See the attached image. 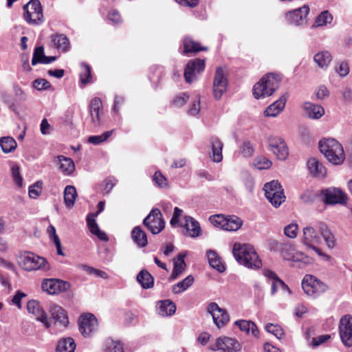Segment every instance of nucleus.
<instances>
[{
    "label": "nucleus",
    "instance_id": "obj_1",
    "mask_svg": "<svg viewBox=\"0 0 352 352\" xmlns=\"http://www.w3.org/2000/svg\"><path fill=\"white\" fill-rule=\"evenodd\" d=\"M322 239L329 248L331 249L334 247V237L325 223L320 221L303 228L301 243L308 248L314 250L319 256L329 260L330 257L318 247L321 243Z\"/></svg>",
    "mask_w": 352,
    "mask_h": 352
},
{
    "label": "nucleus",
    "instance_id": "obj_2",
    "mask_svg": "<svg viewBox=\"0 0 352 352\" xmlns=\"http://www.w3.org/2000/svg\"><path fill=\"white\" fill-rule=\"evenodd\" d=\"M232 254L240 265L248 268L256 270L262 266L261 260L250 244L235 243L233 245Z\"/></svg>",
    "mask_w": 352,
    "mask_h": 352
},
{
    "label": "nucleus",
    "instance_id": "obj_3",
    "mask_svg": "<svg viewBox=\"0 0 352 352\" xmlns=\"http://www.w3.org/2000/svg\"><path fill=\"white\" fill-rule=\"evenodd\" d=\"M320 151L333 165L342 164L345 160V153L342 144L333 138L322 139L319 142Z\"/></svg>",
    "mask_w": 352,
    "mask_h": 352
},
{
    "label": "nucleus",
    "instance_id": "obj_4",
    "mask_svg": "<svg viewBox=\"0 0 352 352\" xmlns=\"http://www.w3.org/2000/svg\"><path fill=\"white\" fill-rule=\"evenodd\" d=\"M281 77L279 74L269 73L263 76L252 89L255 98L260 99L272 96L279 87Z\"/></svg>",
    "mask_w": 352,
    "mask_h": 352
},
{
    "label": "nucleus",
    "instance_id": "obj_5",
    "mask_svg": "<svg viewBox=\"0 0 352 352\" xmlns=\"http://www.w3.org/2000/svg\"><path fill=\"white\" fill-rule=\"evenodd\" d=\"M18 262L23 269L28 272L47 271L50 269V265L45 258L32 252L21 254L19 257Z\"/></svg>",
    "mask_w": 352,
    "mask_h": 352
},
{
    "label": "nucleus",
    "instance_id": "obj_6",
    "mask_svg": "<svg viewBox=\"0 0 352 352\" xmlns=\"http://www.w3.org/2000/svg\"><path fill=\"white\" fill-rule=\"evenodd\" d=\"M23 9L24 19L28 24L40 25L44 22L43 8L38 0H30Z\"/></svg>",
    "mask_w": 352,
    "mask_h": 352
},
{
    "label": "nucleus",
    "instance_id": "obj_7",
    "mask_svg": "<svg viewBox=\"0 0 352 352\" xmlns=\"http://www.w3.org/2000/svg\"><path fill=\"white\" fill-rule=\"evenodd\" d=\"M304 292L309 296L316 298L325 292L328 287L316 276L306 274L301 283Z\"/></svg>",
    "mask_w": 352,
    "mask_h": 352
},
{
    "label": "nucleus",
    "instance_id": "obj_8",
    "mask_svg": "<svg viewBox=\"0 0 352 352\" xmlns=\"http://www.w3.org/2000/svg\"><path fill=\"white\" fill-rule=\"evenodd\" d=\"M263 190L267 200L275 208H278L285 201V196L280 184L278 181L273 180L266 183Z\"/></svg>",
    "mask_w": 352,
    "mask_h": 352
},
{
    "label": "nucleus",
    "instance_id": "obj_9",
    "mask_svg": "<svg viewBox=\"0 0 352 352\" xmlns=\"http://www.w3.org/2000/svg\"><path fill=\"white\" fill-rule=\"evenodd\" d=\"M143 224L152 234H159L165 226L161 211L158 208L152 209L144 219Z\"/></svg>",
    "mask_w": 352,
    "mask_h": 352
},
{
    "label": "nucleus",
    "instance_id": "obj_10",
    "mask_svg": "<svg viewBox=\"0 0 352 352\" xmlns=\"http://www.w3.org/2000/svg\"><path fill=\"white\" fill-rule=\"evenodd\" d=\"M205 69V60L204 59L195 58L190 60L184 69V78L187 83H192L197 80L198 76Z\"/></svg>",
    "mask_w": 352,
    "mask_h": 352
},
{
    "label": "nucleus",
    "instance_id": "obj_11",
    "mask_svg": "<svg viewBox=\"0 0 352 352\" xmlns=\"http://www.w3.org/2000/svg\"><path fill=\"white\" fill-rule=\"evenodd\" d=\"M210 349L214 351L238 352L241 351V346L236 339L229 337H220L210 344Z\"/></svg>",
    "mask_w": 352,
    "mask_h": 352
},
{
    "label": "nucleus",
    "instance_id": "obj_12",
    "mask_svg": "<svg viewBox=\"0 0 352 352\" xmlns=\"http://www.w3.org/2000/svg\"><path fill=\"white\" fill-rule=\"evenodd\" d=\"M98 320L92 314H85L78 320L79 331L84 337H89L98 329Z\"/></svg>",
    "mask_w": 352,
    "mask_h": 352
},
{
    "label": "nucleus",
    "instance_id": "obj_13",
    "mask_svg": "<svg viewBox=\"0 0 352 352\" xmlns=\"http://www.w3.org/2000/svg\"><path fill=\"white\" fill-rule=\"evenodd\" d=\"M339 334L342 342L347 347L352 346V316H343L339 322Z\"/></svg>",
    "mask_w": 352,
    "mask_h": 352
},
{
    "label": "nucleus",
    "instance_id": "obj_14",
    "mask_svg": "<svg viewBox=\"0 0 352 352\" xmlns=\"http://www.w3.org/2000/svg\"><path fill=\"white\" fill-rule=\"evenodd\" d=\"M104 201H101L98 204V211L96 213H90L87 217V223L89 228L90 232L96 236L100 240L103 241H107L109 238L106 233L99 228L98 225L97 224L95 217L102 212L104 208Z\"/></svg>",
    "mask_w": 352,
    "mask_h": 352
},
{
    "label": "nucleus",
    "instance_id": "obj_15",
    "mask_svg": "<svg viewBox=\"0 0 352 352\" xmlns=\"http://www.w3.org/2000/svg\"><path fill=\"white\" fill-rule=\"evenodd\" d=\"M268 149L280 160H285L289 155L288 147L280 137L272 136L268 139Z\"/></svg>",
    "mask_w": 352,
    "mask_h": 352
},
{
    "label": "nucleus",
    "instance_id": "obj_16",
    "mask_svg": "<svg viewBox=\"0 0 352 352\" xmlns=\"http://www.w3.org/2000/svg\"><path fill=\"white\" fill-rule=\"evenodd\" d=\"M228 87V78L225 70L217 67L213 80V94L216 99L221 98Z\"/></svg>",
    "mask_w": 352,
    "mask_h": 352
},
{
    "label": "nucleus",
    "instance_id": "obj_17",
    "mask_svg": "<svg viewBox=\"0 0 352 352\" xmlns=\"http://www.w3.org/2000/svg\"><path fill=\"white\" fill-rule=\"evenodd\" d=\"M41 287L44 292L54 295L67 291L69 283L60 279L49 278L43 280Z\"/></svg>",
    "mask_w": 352,
    "mask_h": 352
},
{
    "label": "nucleus",
    "instance_id": "obj_18",
    "mask_svg": "<svg viewBox=\"0 0 352 352\" xmlns=\"http://www.w3.org/2000/svg\"><path fill=\"white\" fill-rule=\"evenodd\" d=\"M208 311L211 314L213 322L218 328L225 327L230 320L227 311L220 308L216 302H210L208 305Z\"/></svg>",
    "mask_w": 352,
    "mask_h": 352
},
{
    "label": "nucleus",
    "instance_id": "obj_19",
    "mask_svg": "<svg viewBox=\"0 0 352 352\" xmlns=\"http://www.w3.org/2000/svg\"><path fill=\"white\" fill-rule=\"evenodd\" d=\"M309 12V6L305 5L301 8L287 12L285 14V20L289 24L302 25Z\"/></svg>",
    "mask_w": 352,
    "mask_h": 352
},
{
    "label": "nucleus",
    "instance_id": "obj_20",
    "mask_svg": "<svg viewBox=\"0 0 352 352\" xmlns=\"http://www.w3.org/2000/svg\"><path fill=\"white\" fill-rule=\"evenodd\" d=\"M89 112L94 126L100 125L103 114L102 102L100 98L96 97L91 100L89 104Z\"/></svg>",
    "mask_w": 352,
    "mask_h": 352
},
{
    "label": "nucleus",
    "instance_id": "obj_21",
    "mask_svg": "<svg viewBox=\"0 0 352 352\" xmlns=\"http://www.w3.org/2000/svg\"><path fill=\"white\" fill-rule=\"evenodd\" d=\"M51 318L54 320V325L64 329L69 324L68 318L65 311L59 305L52 304L50 307Z\"/></svg>",
    "mask_w": 352,
    "mask_h": 352
},
{
    "label": "nucleus",
    "instance_id": "obj_22",
    "mask_svg": "<svg viewBox=\"0 0 352 352\" xmlns=\"http://www.w3.org/2000/svg\"><path fill=\"white\" fill-rule=\"evenodd\" d=\"M27 309L30 314H33L36 320L41 322L46 328L50 327V322L47 320V314L44 309L40 306L37 300H32L27 303Z\"/></svg>",
    "mask_w": 352,
    "mask_h": 352
},
{
    "label": "nucleus",
    "instance_id": "obj_23",
    "mask_svg": "<svg viewBox=\"0 0 352 352\" xmlns=\"http://www.w3.org/2000/svg\"><path fill=\"white\" fill-rule=\"evenodd\" d=\"M324 201L327 204L346 203V195L339 188H329L323 191Z\"/></svg>",
    "mask_w": 352,
    "mask_h": 352
},
{
    "label": "nucleus",
    "instance_id": "obj_24",
    "mask_svg": "<svg viewBox=\"0 0 352 352\" xmlns=\"http://www.w3.org/2000/svg\"><path fill=\"white\" fill-rule=\"evenodd\" d=\"M305 114L310 119L318 120L324 114V109L319 104L305 102L302 104Z\"/></svg>",
    "mask_w": 352,
    "mask_h": 352
},
{
    "label": "nucleus",
    "instance_id": "obj_25",
    "mask_svg": "<svg viewBox=\"0 0 352 352\" xmlns=\"http://www.w3.org/2000/svg\"><path fill=\"white\" fill-rule=\"evenodd\" d=\"M287 100L286 94L282 95L278 100L268 106L264 111L267 117L277 116L285 108Z\"/></svg>",
    "mask_w": 352,
    "mask_h": 352
},
{
    "label": "nucleus",
    "instance_id": "obj_26",
    "mask_svg": "<svg viewBox=\"0 0 352 352\" xmlns=\"http://www.w3.org/2000/svg\"><path fill=\"white\" fill-rule=\"evenodd\" d=\"M58 168L65 175H70L75 170L73 160L63 155H58L54 160Z\"/></svg>",
    "mask_w": 352,
    "mask_h": 352
},
{
    "label": "nucleus",
    "instance_id": "obj_27",
    "mask_svg": "<svg viewBox=\"0 0 352 352\" xmlns=\"http://www.w3.org/2000/svg\"><path fill=\"white\" fill-rule=\"evenodd\" d=\"M51 41L53 46L62 52H66L70 47L69 38L62 34H56L51 36Z\"/></svg>",
    "mask_w": 352,
    "mask_h": 352
},
{
    "label": "nucleus",
    "instance_id": "obj_28",
    "mask_svg": "<svg viewBox=\"0 0 352 352\" xmlns=\"http://www.w3.org/2000/svg\"><path fill=\"white\" fill-rule=\"evenodd\" d=\"M184 219V226L188 232V235L192 238L199 236L201 232L199 222L190 216H185Z\"/></svg>",
    "mask_w": 352,
    "mask_h": 352
},
{
    "label": "nucleus",
    "instance_id": "obj_29",
    "mask_svg": "<svg viewBox=\"0 0 352 352\" xmlns=\"http://www.w3.org/2000/svg\"><path fill=\"white\" fill-rule=\"evenodd\" d=\"M274 249L280 253L284 260L289 261L295 252V248L292 243L274 242Z\"/></svg>",
    "mask_w": 352,
    "mask_h": 352
},
{
    "label": "nucleus",
    "instance_id": "obj_30",
    "mask_svg": "<svg viewBox=\"0 0 352 352\" xmlns=\"http://www.w3.org/2000/svg\"><path fill=\"white\" fill-rule=\"evenodd\" d=\"M157 309L159 315L162 316H170L175 313L176 305L170 300H164L158 302Z\"/></svg>",
    "mask_w": 352,
    "mask_h": 352
},
{
    "label": "nucleus",
    "instance_id": "obj_31",
    "mask_svg": "<svg viewBox=\"0 0 352 352\" xmlns=\"http://www.w3.org/2000/svg\"><path fill=\"white\" fill-rule=\"evenodd\" d=\"M208 263L211 267L217 270L219 272H223L226 270V266L221 261V258L218 255L217 252L209 250L206 253Z\"/></svg>",
    "mask_w": 352,
    "mask_h": 352
},
{
    "label": "nucleus",
    "instance_id": "obj_32",
    "mask_svg": "<svg viewBox=\"0 0 352 352\" xmlns=\"http://www.w3.org/2000/svg\"><path fill=\"white\" fill-rule=\"evenodd\" d=\"M185 257V254L180 253L178 254L177 257L173 260L174 267L170 277V280L176 279L185 270L186 266L184 261Z\"/></svg>",
    "mask_w": 352,
    "mask_h": 352
},
{
    "label": "nucleus",
    "instance_id": "obj_33",
    "mask_svg": "<svg viewBox=\"0 0 352 352\" xmlns=\"http://www.w3.org/2000/svg\"><path fill=\"white\" fill-rule=\"evenodd\" d=\"M234 324L239 327L241 331L245 332L246 334L251 333L254 337H258L259 331L255 323L252 321L241 320L236 321Z\"/></svg>",
    "mask_w": 352,
    "mask_h": 352
},
{
    "label": "nucleus",
    "instance_id": "obj_34",
    "mask_svg": "<svg viewBox=\"0 0 352 352\" xmlns=\"http://www.w3.org/2000/svg\"><path fill=\"white\" fill-rule=\"evenodd\" d=\"M314 60L320 68L326 69L332 60V56L328 51H321L314 55Z\"/></svg>",
    "mask_w": 352,
    "mask_h": 352
},
{
    "label": "nucleus",
    "instance_id": "obj_35",
    "mask_svg": "<svg viewBox=\"0 0 352 352\" xmlns=\"http://www.w3.org/2000/svg\"><path fill=\"white\" fill-rule=\"evenodd\" d=\"M212 151V160L214 162H220L222 161V148L223 143L217 138H212L210 141Z\"/></svg>",
    "mask_w": 352,
    "mask_h": 352
},
{
    "label": "nucleus",
    "instance_id": "obj_36",
    "mask_svg": "<svg viewBox=\"0 0 352 352\" xmlns=\"http://www.w3.org/2000/svg\"><path fill=\"white\" fill-rule=\"evenodd\" d=\"M131 238L139 247L143 248L147 245L146 234L140 226L133 228L131 232Z\"/></svg>",
    "mask_w": 352,
    "mask_h": 352
},
{
    "label": "nucleus",
    "instance_id": "obj_37",
    "mask_svg": "<svg viewBox=\"0 0 352 352\" xmlns=\"http://www.w3.org/2000/svg\"><path fill=\"white\" fill-rule=\"evenodd\" d=\"M137 281L144 289L153 287L154 279L151 274L146 270H141L137 275Z\"/></svg>",
    "mask_w": 352,
    "mask_h": 352
},
{
    "label": "nucleus",
    "instance_id": "obj_38",
    "mask_svg": "<svg viewBox=\"0 0 352 352\" xmlns=\"http://www.w3.org/2000/svg\"><path fill=\"white\" fill-rule=\"evenodd\" d=\"M307 166L309 172L314 176H324L325 174L324 167L315 158H311L307 162Z\"/></svg>",
    "mask_w": 352,
    "mask_h": 352
},
{
    "label": "nucleus",
    "instance_id": "obj_39",
    "mask_svg": "<svg viewBox=\"0 0 352 352\" xmlns=\"http://www.w3.org/2000/svg\"><path fill=\"white\" fill-rule=\"evenodd\" d=\"M76 343L72 338H63L58 342L56 352H74Z\"/></svg>",
    "mask_w": 352,
    "mask_h": 352
},
{
    "label": "nucleus",
    "instance_id": "obj_40",
    "mask_svg": "<svg viewBox=\"0 0 352 352\" xmlns=\"http://www.w3.org/2000/svg\"><path fill=\"white\" fill-rule=\"evenodd\" d=\"M194 280V277L192 275H188L183 280L174 285L172 292L175 294H180L189 288L193 284Z\"/></svg>",
    "mask_w": 352,
    "mask_h": 352
},
{
    "label": "nucleus",
    "instance_id": "obj_41",
    "mask_svg": "<svg viewBox=\"0 0 352 352\" xmlns=\"http://www.w3.org/2000/svg\"><path fill=\"white\" fill-rule=\"evenodd\" d=\"M183 54H188L190 52H198L199 51L206 50L205 47H200L198 43H196L189 37H186L183 40Z\"/></svg>",
    "mask_w": 352,
    "mask_h": 352
},
{
    "label": "nucleus",
    "instance_id": "obj_42",
    "mask_svg": "<svg viewBox=\"0 0 352 352\" xmlns=\"http://www.w3.org/2000/svg\"><path fill=\"white\" fill-rule=\"evenodd\" d=\"M332 21L333 16L327 10L323 11L317 16L312 28L326 26L331 23Z\"/></svg>",
    "mask_w": 352,
    "mask_h": 352
},
{
    "label": "nucleus",
    "instance_id": "obj_43",
    "mask_svg": "<svg viewBox=\"0 0 352 352\" xmlns=\"http://www.w3.org/2000/svg\"><path fill=\"white\" fill-rule=\"evenodd\" d=\"M223 230L226 231H236L242 226V221L236 216H229L226 218Z\"/></svg>",
    "mask_w": 352,
    "mask_h": 352
},
{
    "label": "nucleus",
    "instance_id": "obj_44",
    "mask_svg": "<svg viewBox=\"0 0 352 352\" xmlns=\"http://www.w3.org/2000/svg\"><path fill=\"white\" fill-rule=\"evenodd\" d=\"M16 142L12 137L6 136L0 138V146L5 153L12 152L16 149Z\"/></svg>",
    "mask_w": 352,
    "mask_h": 352
},
{
    "label": "nucleus",
    "instance_id": "obj_45",
    "mask_svg": "<svg viewBox=\"0 0 352 352\" xmlns=\"http://www.w3.org/2000/svg\"><path fill=\"white\" fill-rule=\"evenodd\" d=\"M77 196L76 190L72 186H67L64 190V201L68 208L74 206Z\"/></svg>",
    "mask_w": 352,
    "mask_h": 352
},
{
    "label": "nucleus",
    "instance_id": "obj_46",
    "mask_svg": "<svg viewBox=\"0 0 352 352\" xmlns=\"http://www.w3.org/2000/svg\"><path fill=\"white\" fill-rule=\"evenodd\" d=\"M104 352H124L122 344L111 339H107L104 344Z\"/></svg>",
    "mask_w": 352,
    "mask_h": 352
},
{
    "label": "nucleus",
    "instance_id": "obj_47",
    "mask_svg": "<svg viewBox=\"0 0 352 352\" xmlns=\"http://www.w3.org/2000/svg\"><path fill=\"white\" fill-rule=\"evenodd\" d=\"M80 67V79L81 82L84 85L91 82L92 76L90 66L85 63H82Z\"/></svg>",
    "mask_w": 352,
    "mask_h": 352
},
{
    "label": "nucleus",
    "instance_id": "obj_48",
    "mask_svg": "<svg viewBox=\"0 0 352 352\" xmlns=\"http://www.w3.org/2000/svg\"><path fill=\"white\" fill-rule=\"evenodd\" d=\"M80 267L89 275H94L103 279H108L109 275L104 271L94 268L87 265H81Z\"/></svg>",
    "mask_w": 352,
    "mask_h": 352
},
{
    "label": "nucleus",
    "instance_id": "obj_49",
    "mask_svg": "<svg viewBox=\"0 0 352 352\" xmlns=\"http://www.w3.org/2000/svg\"><path fill=\"white\" fill-rule=\"evenodd\" d=\"M189 99V95L186 92L179 93L175 96L171 101V104L175 107L179 108L184 106Z\"/></svg>",
    "mask_w": 352,
    "mask_h": 352
},
{
    "label": "nucleus",
    "instance_id": "obj_50",
    "mask_svg": "<svg viewBox=\"0 0 352 352\" xmlns=\"http://www.w3.org/2000/svg\"><path fill=\"white\" fill-rule=\"evenodd\" d=\"M113 130L104 132L100 135H91L88 138V142L94 145L100 144L105 142L113 133Z\"/></svg>",
    "mask_w": 352,
    "mask_h": 352
},
{
    "label": "nucleus",
    "instance_id": "obj_51",
    "mask_svg": "<svg viewBox=\"0 0 352 352\" xmlns=\"http://www.w3.org/2000/svg\"><path fill=\"white\" fill-rule=\"evenodd\" d=\"M45 56H46L44 54V48L43 46L36 47L33 53L32 65H36L38 63L43 64V61H44Z\"/></svg>",
    "mask_w": 352,
    "mask_h": 352
},
{
    "label": "nucleus",
    "instance_id": "obj_52",
    "mask_svg": "<svg viewBox=\"0 0 352 352\" xmlns=\"http://www.w3.org/2000/svg\"><path fill=\"white\" fill-rule=\"evenodd\" d=\"M153 181L160 188H167L168 186L167 179L159 170L156 171L153 176Z\"/></svg>",
    "mask_w": 352,
    "mask_h": 352
},
{
    "label": "nucleus",
    "instance_id": "obj_53",
    "mask_svg": "<svg viewBox=\"0 0 352 352\" xmlns=\"http://www.w3.org/2000/svg\"><path fill=\"white\" fill-rule=\"evenodd\" d=\"M265 330L274 335L277 338L280 339L284 335L283 329L277 324H273L272 323H267L265 325Z\"/></svg>",
    "mask_w": 352,
    "mask_h": 352
},
{
    "label": "nucleus",
    "instance_id": "obj_54",
    "mask_svg": "<svg viewBox=\"0 0 352 352\" xmlns=\"http://www.w3.org/2000/svg\"><path fill=\"white\" fill-rule=\"evenodd\" d=\"M226 217L223 214H216L212 215L209 218V221L212 225H213L216 228H219L223 230V227L225 226V221Z\"/></svg>",
    "mask_w": 352,
    "mask_h": 352
},
{
    "label": "nucleus",
    "instance_id": "obj_55",
    "mask_svg": "<svg viewBox=\"0 0 352 352\" xmlns=\"http://www.w3.org/2000/svg\"><path fill=\"white\" fill-rule=\"evenodd\" d=\"M298 226L296 223H292L284 228V234L290 239H294L298 234Z\"/></svg>",
    "mask_w": 352,
    "mask_h": 352
},
{
    "label": "nucleus",
    "instance_id": "obj_56",
    "mask_svg": "<svg viewBox=\"0 0 352 352\" xmlns=\"http://www.w3.org/2000/svg\"><path fill=\"white\" fill-rule=\"evenodd\" d=\"M200 109V99L199 97H197L195 100H192L188 110V113L190 116H195L199 114Z\"/></svg>",
    "mask_w": 352,
    "mask_h": 352
},
{
    "label": "nucleus",
    "instance_id": "obj_57",
    "mask_svg": "<svg viewBox=\"0 0 352 352\" xmlns=\"http://www.w3.org/2000/svg\"><path fill=\"white\" fill-rule=\"evenodd\" d=\"M42 188V182H37L29 187V196L32 199H36L41 194Z\"/></svg>",
    "mask_w": 352,
    "mask_h": 352
},
{
    "label": "nucleus",
    "instance_id": "obj_58",
    "mask_svg": "<svg viewBox=\"0 0 352 352\" xmlns=\"http://www.w3.org/2000/svg\"><path fill=\"white\" fill-rule=\"evenodd\" d=\"M12 89L14 96L17 98V100H19V101L27 100V94L18 84H14Z\"/></svg>",
    "mask_w": 352,
    "mask_h": 352
},
{
    "label": "nucleus",
    "instance_id": "obj_59",
    "mask_svg": "<svg viewBox=\"0 0 352 352\" xmlns=\"http://www.w3.org/2000/svg\"><path fill=\"white\" fill-rule=\"evenodd\" d=\"M33 87L38 91L45 90L50 87V84L47 80L39 78L34 80Z\"/></svg>",
    "mask_w": 352,
    "mask_h": 352
},
{
    "label": "nucleus",
    "instance_id": "obj_60",
    "mask_svg": "<svg viewBox=\"0 0 352 352\" xmlns=\"http://www.w3.org/2000/svg\"><path fill=\"white\" fill-rule=\"evenodd\" d=\"M272 164V162L265 157H258L255 162L256 167L260 170L269 168Z\"/></svg>",
    "mask_w": 352,
    "mask_h": 352
},
{
    "label": "nucleus",
    "instance_id": "obj_61",
    "mask_svg": "<svg viewBox=\"0 0 352 352\" xmlns=\"http://www.w3.org/2000/svg\"><path fill=\"white\" fill-rule=\"evenodd\" d=\"M336 71L341 77H344L349 72V67L346 62H341L336 67Z\"/></svg>",
    "mask_w": 352,
    "mask_h": 352
},
{
    "label": "nucleus",
    "instance_id": "obj_62",
    "mask_svg": "<svg viewBox=\"0 0 352 352\" xmlns=\"http://www.w3.org/2000/svg\"><path fill=\"white\" fill-rule=\"evenodd\" d=\"M183 213V210L178 207H175L174 208V212L173 217L170 221V223L172 226L176 227L178 226L179 222V218Z\"/></svg>",
    "mask_w": 352,
    "mask_h": 352
},
{
    "label": "nucleus",
    "instance_id": "obj_63",
    "mask_svg": "<svg viewBox=\"0 0 352 352\" xmlns=\"http://www.w3.org/2000/svg\"><path fill=\"white\" fill-rule=\"evenodd\" d=\"M108 19L112 22L113 25H117L122 22L120 14L115 10H111L109 12Z\"/></svg>",
    "mask_w": 352,
    "mask_h": 352
},
{
    "label": "nucleus",
    "instance_id": "obj_64",
    "mask_svg": "<svg viewBox=\"0 0 352 352\" xmlns=\"http://www.w3.org/2000/svg\"><path fill=\"white\" fill-rule=\"evenodd\" d=\"M241 153L245 157H250L254 151V149L249 142H245L240 148Z\"/></svg>",
    "mask_w": 352,
    "mask_h": 352
}]
</instances>
